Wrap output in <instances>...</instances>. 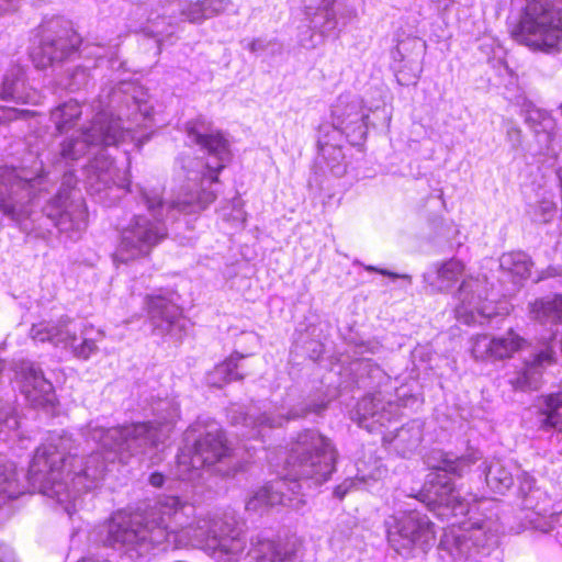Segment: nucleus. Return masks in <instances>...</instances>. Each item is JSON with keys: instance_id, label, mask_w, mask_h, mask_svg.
I'll list each match as a JSON object with an SVG mask.
<instances>
[{"instance_id": "obj_46", "label": "nucleus", "mask_w": 562, "mask_h": 562, "mask_svg": "<svg viewBox=\"0 0 562 562\" xmlns=\"http://www.w3.org/2000/svg\"><path fill=\"white\" fill-rule=\"evenodd\" d=\"M93 67H95L94 60L91 61V65H86V66L76 65L75 69L72 70V75H71L72 87L77 83V82H75V80H78V85H87L88 79H89L88 71L90 70V68H93Z\"/></svg>"}, {"instance_id": "obj_33", "label": "nucleus", "mask_w": 562, "mask_h": 562, "mask_svg": "<svg viewBox=\"0 0 562 562\" xmlns=\"http://www.w3.org/2000/svg\"><path fill=\"white\" fill-rule=\"evenodd\" d=\"M530 316L542 325L562 323V295L547 296L530 304Z\"/></svg>"}, {"instance_id": "obj_32", "label": "nucleus", "mask_w": 562, "mask_h": 562, "mask_svg": "<svg viewBox=\"0 0 562 562\" xmlns=\"http://www.w3.org/2000/svg\"><path fill=\"white\" fill-rule=\"evenodd\" d=\"M30 335L35 341H48L56 347L67 348L69 339L68 321L60 319L58 323L42 322L32 326Z\"/></svg>"}, {"instance_id": "obj_12", "label": "nucleus", "mask_w": 562, "mask_h": 562, "mask_svg": "<svg viewBox=\"0 0 562 562\" xmlns=\"http://www.w3.org/2000/svg\"><path fill=\"white\" fill-rule=\"evenodd\" d=\"M499 526L491 518L470 519L458 529L446 531L439 542L440 552L452 560H468L480 550H490L497 546Z\"/></svg>"}, {"instance_id": "obj_11", "label": "nucleus", "mask_w": 562, "mask_h": 562, "mask_svg": "<svg viewBox=\"0 0 562 562\" xmlns=\"http://www.w3.org/2000/svg\"><path fill=\"white\" fill-rule=\"evenodd\" d=\"M64 462L65 453L55 443H43L33 456L27 475L33 485H38L44 495L68 514L70 491L68 483L61 480Z\"/></svg>"}, {"instance_id": "obj_35", "label": "nucleus", "mask_w": 562, "mask_h": 562, "mask_svg": "<svg viewBox=\"0 0 562 562\" xmlns=\"http://www.w3.org/2000/svg\"><path fill=\"white\" fill-rule=\"evenodd\" d=\"M356 383L363 387H375L389 381L386 373L371 359L356 360L351 364Z\"/></svg>"}, {"instance_id": "obj_54", "label": "nucleus", "mask_w": 562, "mask_h": 562, "mask_svg": "<svg viewBox=\"0 0 562 562\" xmlns=\"http://www.w3.org/2000/svg\"><path fill=\"white\" fill-rule=\"evenodd\" d=\"M78 562H109V561L108 560L93 559V558H85V559H82L81 561H78Z\"/></svg>"}, {"instance_id": "obj_40", "label": "nucleus", "mask_w": 562, "mask_h": 562, "mask_svg": "<svg viewBox=\"0 0 562 562\" xmlns=\"http://www.w3.org/2000/svg\"><path fill=\"white\" fill-rule=\"evenodd\" d=\"M50 121L58 134H67L70 131V106L63 103L50 113Z\"/></svg>"}, {"instance_id": "obj_2", "label": "nucleus", "mask_w": 562, "mask_h": 562, "mask_svg": "<svg viewBox=\"0 0 562 562\" xmlns=\"http://www.w3.org/2000/svg\"><path fill=\"white\" fill-rule=\"evenodd\" d=\"M104 543L131 559L148 555L154 549H183L209 546L229 559L247 547L244 522L234 512L195 518V507L177 496H160L146 514L117 512L106 525Z\"/></svg>"}, {"instance_id": "obj_43", "label": "nucleus", "mask_w": 562, "mask_h": 562, "mask_svg": "<svg viewBox=\"0 0 562 562\" xmlns=\"http://www.w3.org/2000/svg\"><path fill=\"white\" fill-rule=\"evenodd\" d=\"M557 213V204L552 200L543 199L539 202L536 213L535 221L539 223L550 222Z\"/></svg>"}, {"instance_id": "obj_53", "label": "nucleus", "mask_w": 562, "mask_h": 562, "mask_svg": "<svg viewBox=\"0 0 562 562\" xmlns=\"http://www.w3.org/2000/svg\"><path fill=\"white\" fill-rule=\"evenodd\" d=\"M75 41H76V35L75 33L72 32V46H71V49H72V56L75 55L76 52H78L80 55L82 54V49L80 47H76L75 46Z\"/></svg>"}, {"instance_id": "obj_39", "label": "nucleus", "mask_w": 562, "mask_h": 562, "mask_svg": "<svg viewBox=\"0 0 562 562\" xmlns=\"http://www.w3.org/2000/svg\"><path fill=\"white\" fill-rule=\"evenodd\" d=\"M542 426L554 428L562 424V400L559 394L546 396L540 406Z\"/></svg>"}, {"instance_id": "obj_3", "label": "nucleus", "mask_w": 562, "mask_h": 562, "mask_svg": "<svg viewBox=\"0 0 562 562\" xmlns=\"http://www.w3.org/2000/svg\"><path fill=\"white\" fill-rule=\"evenodd\" d=\"M153 412L151 422L93 428L90 436L99 449L85 460L78 472H72V491L88 492L97 487L115 460L125 463L128 458L164 443L179 418V406L173 400H160Z\"/></svg>"}, {"instance_id": "obj_9", "label": "nucleus", "mask_w": 562, "mask_h": 562, "mask_svg": "<svg viewBox=\"0 0 562 562\" xmlns=\"http://www.w3.org/2000/svg\"><path fill=\"white\" fill-rule=\"evenodd\" d=\"M385 527L390 547L405 558L427 553L436 542L434 522L417 509L390 516Z\"/></svg>"}, {"instance_id": "obj_47", "label": "nucleus", "mask_w": 562, "mask_h": 562, "mask_svg": "<svg viewBox=\"0 0 562 562\" xmlns=\"http://www.w3.org/2000/svg\"><path fill=\"white\" fill-rule=\"evenodd\" d=\"M97 349V346L93 340L85 339L79 347H72V353L76 357L88 359L91 353H93Z\"/></svg>"}, {"instance_id": "obj_24", "label": "nucleus", "mask_w": 562, "mask_h": 562, "mask_svg": "<svg viewBox=\"0 0 562 562\" xmlns=\"http://www.w3.org/2000/svg\"><path fill=\"white\" fill-rule=\"evenodd\" d=\"M341 139V134L335 126L328 124L319 126L317 139L319 157L335 177H341L346 172L345 155L339 145Z\"/></svg>"}, {"instance_id": "obj_1", "label": "nucleus", "mask_w": 562, "mask_h": 562, "mask_svg": "<svg viewBox=\"0 0 562 562\" xmlns=\"http://www.w3.org/2000/svg\"><path fill=\"white\" fill-rule=\"evenodd\" d=\"M188 140L196 145L204 157L181 156L177 160V177L187 182L177 195L166 201L158 189L138 188L139 202L146 207L145 214H134L121 227L120 244L114 255L117 262L126 263L147 256L168 233V223L178 215L196 214L216 199L211 186L217 182L220 171L231 158L227 139L203 116L187 123Z\"/></svg>"}, {"instance_id": "obj_14", "label": "nucleus", "mask_w": 562, "mask_h": 562, "mask_svg": "<svg viewBox=\"0 0 562 562\" xmlns=\"http://www.w3.org/2000/svg\"><path fill=\"white\" fill-rule=\"evenodd\" d=\"M412 398V395L407 397L403 387L397 390V400L401 403L386 398L382 391L367 394L358 401L350 417L359 427L369 432L380 431L392 422L397 420L400 407L406 406Z\"/></svg>"}, {"instance_id": "obj_48", "label": "nucleus", "mask_w": 562, "mask_h": 562, "mask_svg": "<svg viewBox=\"0 0 562 562\" xmlns=\"http://www.w3.org/2000/svg\"><path fill=\"white\" fill-rule=\"evenodd\" d=\"M356 482L352 479H346L342 483L337 485L334 490V496L338 499H342L346 494L353 488Z\"/></svg>"}, {"instance_id": "obj_17", "label": "nucleus", "mask_w": 562, "mask_h": 562, "mask_svg": "<svg viewBox=\"0 0 562 562\" xmlns=\"http://www.w3.org/2000/svg\"><path fill=\"white\" fill-rule=\"evenodd\" d=\"M90 167L88 183L92 193L99 195L101 202L114 203L130 190L126 172L121 171L104 150L95 154Z\"/></svg>"}, {"instance_id": "obj_19", "label": "nucleus", "mask_w": 562, "mask_h": 562, "mask_svg": "<svg viewBox=\"0 0 562 562\" xmlns=\"http://www.w3.org/2000/svg\"><path fill=\"white\" fill-rule=\"evenodd\" d=\"M145 304L154 334L181 337L186 319L182 317V310L177 304L172 293L147 295Z\"/></svg>"}, {"instance_id": "obj_34", "label": "nucleus", "mask_w": 562, "mask_h": 562, "mask_svg": "<svg viewBox=\"0 0 562 562\" xmlns=\"http://www.w3.org/2000/svg\"><path fill=\"white\" fill-rule=\"evenodd\" d=\"M483 464L485 482L491 491L504 494L513 486V473L501 460H492Z\"/></svg>"}, {"instance_id": "obj_22", "label": "nucleus", "mask_w": 562, "mask_h": 562, "mask_svg": "<svg viewBox=\"0 0 562 562\" xmlns=\"http://www.w3.org/2000/svg\"><path fill=\"white\" fill-rule=\"evenodd\" d=\"M335 122L331 124L340 134H357L363 136L367 131L369 114L363 110L362 101L358 98L339 97L331 110Z\"/></svg>"}, {"instance_id": "obj_30", "label": "nucleus", "mask_w": 562, "mask_h": 562, "mask_svg": "<svg viewBox=\"0 0 562 562\" xmlns=\"http://www.w3.org/2000/svg\"><path fill=\"white\" fill-rule=\"evenodd\" d=\"M52 389V384L44 378L40 369L33 366L26 368L22 391L32 404L42 405L49 402Z\"/></svg>"}, {"instance_id": "obj_49", "label": "nucleus", "mask_w": 562, "mask_h": 562, "mask_svg": "<svg viewBox=\"0 0 562 562\" xmlns=\"http://www.w3.org/2000/svg\"><path fill=\"white\" fill-rule=\"evenodd\" d=\"M381 346L378 341H362L357 345L356 353L364 355V353H376L380 350Z\"/></svg>"}, {"instance_id": "obj_42", "label": "nucleus", "mask_w": 562, "mask_h": 562, "mask_svg": "<svg viewBox=\"0 0 562 562\" xmlns=\"http://www.w3.org/2000/svg\"><path fill=\"white\" fill-rule=\"evenodd\" d=\"M506 142L509 143L513 150H517L522 144V132L520 127L512 120L504 121Z\"/></svg>"}, {"instance_id": "obj_59", "label": "nucleus", "mask_w": 562, "mask_h": 562, "mask_svg": "<svg viewBox=\"0 0 562 562\" xmlns=\"http://www.w3.org/2000/svg\"><path fill=\"white\" fill-rule=\"evenodd\" d=\"M68 146H69V145H67V144H66V142H65V143H64V148H63V154H64V155L67 153V147H68Z\"/></svg>"}, {"instance_id": "obj_8", "label": "nucleus", "mask_w": 562, "mask_h": 562, "mask_svg": "<svg viewBox=\"0 0 562 562\" xmlns=\"http://www.w3.org/2000/svg\"><path fill=\"white\" fill-rule=\"evenodd\" d=\"M512 35L533 50L559 52L562 49V11L550 0H526Z\"/></svg>"}, {"instance_id": "obj_31", "label": "nucleus", "mask_w": 562, "mask_h": 562, "mask_svg": "<svg viewBox=\"0 0 562 562\" xmlns=\"http://www.w3.org/2000/svg\"><path fill=\"white\" fill-rule=\"evenodd\" d=\"M69 53L67 40L59 37L58 40L43 42L40 47L31 53V57L36 68L44 69L66 59Z\"/></svg>"}, {"instance_id": "obj_28", "label": "nucleus", "mask_w": 562, "mask_h": 562, "mask_svg": "<svg viewBox=\"0 0 562 562\" xmlns=\"http://www.w3.org/2000/svg\"><path fill=\"white\" fill-rule=\"evenodd\" d=\"M382 439L384 443L392 445L400 456L406 458L419 447L423 440L422 423L412 420L397 429L394 435L383 434Z\"/></svg>"}, {"instance_id": "obj_57", "label": "nucleus", "mask_w": 562, "mask_h": 562, "mask_svg": "<svg viewBox=\"0 0 562 562\" xmlns=\"http://www.w3.org/2000/svg\"><path fill=\"white\" fill-rule=\"evenodd\" d=\"M71 111H72V120H74V119H75V116L77 115V113H76V106H75V104H74V103H72Z\"/></svg>"}, {"instance_id": "obj_51", "label": "nucleus", "mask_w": 562, "mask_h": 562, "mask_svg": "<svg viewBox=\"0 0 562 562\" xmlns=\"http://www.w3.org/2000/svg\"><path fill=\"white\" fill-rule=\"evenodd\" d=\"M366 270H368V271H375V272H379L382 276H386V277H390V278H393V279L403 278V279L411 280V277L407 276V274H397V273L391 272V271H389L386 269H378V268H375L373 266H367Z\"/></svg>"}, {"instance_id": "obj_20", "label": "nucleus", "mask_w": 562, "mask_h": 562, "mask_svg": "<svg viewBox=\"0 0 562 562\" xmlns=\"http://www.w3.org/2000/svg\"><path fill=\"white\" fill-rule=\"evenodd\" d=\"M305 3V15L310 21L311 33L308 36L302 34L300 43L303 47L311 49L321 45L325 35L335 31L337 18L334 10L336 0H303Z\"/></svg>"}, {"instance_id": "obj_25", "label": "nucleus", "mask_w": 562, "mask_h": 562, "mask_svg": "<svg viewBox=\"0 0 562 562\" xmlns=\"http://www.w3.org/2000/svg\"><path fill=\"white\" fill-rule=\"evenodd\" d=\"M0 99L22 104H36L40 95L26 86L23 69L20 66H13L3 76Z\"/></svg>"}, {"instance_id": "obj_29", "label": "nucleus", "mask_w": 562, "mask_h": 562, "mask_svg": "<svg viewBox=\"0 0 562 562\" xmlns=\"http://www.w3.org/2000/svg\"><path fill=\"white\" fill-rule=\"evenodd\" d=\"M245 358L246 356L238 352L231 355L207 374V383L215 387H222L232 381L243 380L248 372L244 370V366L239 364V361Z\"/></svg>"}, {"instance_id": "obj_44", "label": "nucleus", "mask_w": 562, "mask_h": 562, "mask_svg": "<svg viewBox=\"0 0 562 562\" xmlns=\"http://www.w3.org/2000/svg\"><path fill=\"white\" fill-rule=\"evenodd\" d=\"M31 115H34V112L30 110H21L16 108L0 105V125L15 120L26 119Z\"/></svg>"}, {"instance_id": "obj_55", "label": "nucleus", "mask_w": 562, "mask_h": 562, "mask_svg": "<svg viewBox=\"0 0 562 562\" xmlns=\"http://www.w3.org/2000/svg\"><path fill=\"white\" fill-rule=\"evenodd\" d=\"M79 143H80V142H79V139H75V138L72 137V145H71V148H72V160L75 159V148H76V146H77Z\"/></svg>"}, {"instance_id": "obj_15", "label": "nucleus", "mask_w": 562, "mask_h": 562, "mask_svg": "<svg viewBox=\"0 0 562 562\" xmlns=\"http://www.w3.org/2000/svg\"><path fill=\"white\" fill-rule=\"evenodd\" d=\"M518 497L521 501V525L516 529L520 532L526 529H535L549 532L553 528V514L551 502L547 493L535 486V479L527 472L518 475Z\"/></svg>"}, {"instance_id": "obj_36", "label": "nucleus", "mask_w": 562, "mask_h": 562, "mask_svg": "<svg viewBox=\"0 0 562 562\" xmlns=\"http://www.w3.org/2000/svg\"><path fill=\"white\" fill-rule=\"evenodd\" d=\"M69 195L66 190L60 191L44 207V213L50 218L56 227L60 231L66 229V225L70 222Z\"/></svg>"}, {"instance_id": "obj_37", "label": "nucleus", "mask_w": 562, "mask_h": 562, "mask_svg": "<svg viewBox=\"0 0 562 562\" xmlns=\"http://www.w3.org/2000/svg\"><path fill=\"white\" fill-rule=\"evenodd\" d=\"M23 493L16 479L15 467L0 456V497L13 499Z\"/></svg>"}, {"instance_id": "obj_41", "label": "nucleus", "mask_w": 562, "mask_h": 562, "mask_svg": "<svg viewBox=\"0 0 562 562\" xmlns=\"http://www.w3.org/2000/svg\"><path fill=\"white\" fill-rule=\"evenodd\" d=\"M19 427V420L13 407L9 403L0 401V435L4 430H13Z\"/></svg>"}, {"instance_id": "obj_45", "label": "nucleus", "mask_w": 562, "mask_h": 562, "mask_svg": "<svg viewBox=\"0 0 562 562\" xmlns=\"http://www.w3.org/2000/svg\"><path fill=\"white\" fill-rule=\"evenodd\" d=\"M88 226V212L86 205L81 202L72 205V234L75 231H85Z\"/></svg>"}, {"instance_id": "obj_58", "label": "nucleus", "mask_w": 562, "mask_h": 562, "mask_svg": "<svg viewBox=\"0 0 562 562\" xmlns=\"http://www.w3.org/2000/svg\"><path fill=\"white\" fill-rule=\"evenodd\" d=\"M239 220H240V224L244 225L246 218H245L243 213H240V218Z\"/></svg>"}, {"instance_id": "obj_26", "label": "nucleus", "mask_w": 562, "mask_h": 562, "mask_svg": "<svg viewBox=\"0 0 562 562\" xmlns=\"http://www.w3.org/2000/svg\"><path fill=\"white\" fill-rule=\"evenodd\" d=\"M525 123L535 133L537 142L549 150L555 135V121L549 112L533 104L524 108Z\"/></svg>"}, {"instance_id": "obj_16", "label": "nucleus", "mask_w": 562, "mask_h": 562, "mask_svg": "<svg viewBox=\"0 0 562 562\" xmlns=\"http://www.w3.org/2000/svg\"><path fill=\"white\" fill-rule=\"evenodd\" d=\"M558 329L552 333L549 340L543 341L539 349L529 358L506 372L505 379L514 391L528 392L538 390L541 383L543 370L557 363L555 336Z\"/></svg>"}, {"instance_id": "obj_50", "label": "nucleus", "mask_w": 562, "mask_h": 562, "mask_svg": "<svg viewBox=\"0 0 562 562\" xmlns=\"http://www.w3.org/2000/svg\"><path fill=\"white\" fill-rule=\"evenodd\" d=\"M270 45V42H267L266 40L263 38H255L252 40L249 44H248V49L251 52V53H261V52H265L268 46Z\"/></svg>"}, {"instance_id": "obj_5", "label": "nucleus", "mask_w": 562, "mask_h": 562, "mask_svg": "<svg viewBox=\"0 0 562 562\" xmlns=\"http://www.w3.org/2000/svg\"><path fill=\"white\" fill-rule=\"evenodd\" d=\"M137 93L138 88L133 83L122 82L105 97L100 95V110L91 125L81 132V142L103 147L132 142L139 147L143 135H138L137 130L150 126L151 105Z\"/></svg>"}, {"instance_id": "obj_38", "label": "nucleus", "mask_w": 562, "mask_h": 562, "mask_svg": "<svg viewBox=\"0 0 562 562\" xmlns=\"http://www.w3.org/2000/svg\"><path fill=\"white\" fill-rule=\"evenodd\" d=\"M499 267L503 271L519 278H527L530 274L531 260L522 251L503 254L499 258Z\"/></svg>"}, {"instance_id": "obj_52", "label": "nucleus", "mask_w": 562, "mask_h": 562, "mask_svg": "<svg viewBox=\"0 0 562 562\" xmlns=\"http://www.w3.org/2000/svg\"><path fill=\"white\" fill-rule=\"evenodd\" d=\"M148 482L154 487H160L165 482V476L160 472H154L149 475Z\"/></svg>"}, {"instance_id": "obj_10", "label": "nucleus", "mask_w": 562, "mask_h": 562, "mask_svg": "<svg viewBox=\"0 0 562 562\" xmlns=\"http://www.w3.org/2000/svg\"><path fill=\"white\" fill-rule=\"evenodd\" d=\"M43 182V175L31 176L25 169L0 168V211L19 223L30 217Z\"/></svg>"}, {"instance_id": "obj_6", "label": "nucleus", "mask_w": 562, "mask_h": 562, "mask_svg": "<svg viewBox=\"0 0 562 562\" xmlns=\"http://www.w3.org/2000/svg\"><path fill=\"white\" fill-rule=\"evenodd\" d=\"M482 457V452L474 448H468L461 456L436 450L428 457L427 463L432 472L428 475L423 502L438 517H458L470 510L469 503L461 497L452 480L447 475L463 476Z\"/></svg>"}, {"instance_id": "obj_18", "label": "nucleus", "mask_w": 562, "mask_h": 562, "mask_svg": "<svg viewBox=\"0 0 562 562\" xmlns=\"http://www.w3.org/2000/svg\"><path fill=\"white\" fill-rule=\"evenodd\" d=\"M326 408V404H312L301 405L292 408L286 415L273 412L265 411L262 413L248 412L245 413L239 408H233L229 412V418L233 425H241L247 430L241 432V436L248 438H257L263 436L265 429L278 428L284 425V423L305 417L310 413L319 414Z\"/></svg>"}, {"instance_id": "obj_23", "label": "nucleus", "mask_w": 562, "mask_h": 562, "mask_svg": "<svg viewBox=\"0 0 562 562\" xmlns=\"http://www.w3.org/2000/svg\"><path fill=\"white\" fill-rule=\"evenodd\" d=\"M248 555L252 562H296L297 546L295 542H277L257 533L250 538Z\"/></svg>"}, {"instance_id": "obj_13", "label": "nucleus", "mask_w": 562, "mask_h": 562, "mask_svg": "<svg viewBox=\"0 0 562 562\" xmlns=\"http://www.w3.org/2000/svg\"><path fill=\"white\" fill-rule=\"evenodd\" d=\"M458 300L456 317L467 325H485L502 314L488 300V283L484 276L463 279L458 291Z\"/></svg>"}, {"instance_id": "obj_27", "label": "nucleus", "mask_w": 562, "mask_h": 562, "mask_svg": "<svg viewBox=\"0 0 562 562\" xmlns=\"http://www.w3.org/2000/svg\"><path fill=\"white\" fill-rule=\"evenodd\" d=\"M464 271V265L457 259H450L442 263L435 265L423 276L424 282L432 291L443 292L451 289Z\"/></svg>"}, {"instance_id": "obj_7", "label": "nucleus", "mask_w": 562, "mask_h": 562, "mask_svg": "<svg viewBox=\"0 0 562 562\" xmlns=\"http://www.w3.org/2000/svg\"><path fill=\"white\" fill-rule=\"evenodd\" d=\"M183 447L177 456V475L182 481H194L203 469H210L229 453L225 437L215 422H196L183 436Z\"/></svg>"}, {"instance_id": "obj_21", "label": "nucleus", "mask_w": 562, "mask_h": 562, "mask_svg": "<svg viewBox=\"0 0 562 562\" xmlns=\"http://www.w3.org/2000/svg\"><path fill=\"white\" fill-rule=\"evenodd\" d=\"M525 340L514 330L503 336L477 335L471 339V352L476 360H502L520 350Z\"/></svg>"}, {"instance_id": "obj_56", "label": "nucleus", "mask_w": 562, "mask_h": 562, "mask_svg": "<svg viewBox=\"0 0 562 562\" xmlns=\"http://www.w3.org/2000/svg\"><path fill=\"white\" fill-rule=\"evenodd\" d=\"M356 15H357L356 10H351V11H349V12H348V16H349V19H352V18H355Z\"/></svg>"}, {"instance_id": "obj_4", "label": "nucleus", "mask_w": 562, "mask_h": 562, "mask_svg": "<svg viewBox=\"0 0 562 562\" xmlns=\"http://www.w3.org/2000/svg\"><path fill=\"white\" fill-rule=\"evenodd\" d=\"M337 458L338 452L329 438L314 429L301 431L290 443L285 476L254 491L246 501V510L261 513L279 504L301 509L305 503L304 485L318 486L328 481Z\"/></svg>"}]
</instances>
